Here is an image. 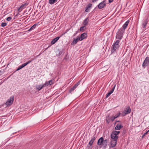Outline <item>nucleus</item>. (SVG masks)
I'll use <instances>...</instances> for the list:
<instances>
[{
    "label": "nucleus",
    "instance_id": "obj_1",
    "mask_svg": "<svg viewBox=\"0 0 149 149\" xmlns=\"http://www.w3.org/2000/svg\"><path fill=\"white\" fill-rule=\"evenodd\" d=\"M124 32V30H122L121 29H119L116 33V38L119 40H121L123 37V35Z\"/></svg>",
    "mask_w": 149,
    "mask_h": 149
},
{
    "label": "nucleus",
    "instance_id": "obj_2",
    "mask_svg": "<svg viewBox=\"0 0 149 149\" xmlns=\"http://www.w3.org/2000/svg\"><path fill=\"white\" fill-rule=\"evenodd\" d=\"M120 133L119 131H113L111 134V140H117L118 138L117 135Z\"/></svg>",
    "mask_w": 149,
    "mask_h": 149
},
{
    "label": "nucleus",
    "instance_id": "obj_3",
    "mask_svg": "<svg viewBox=\"0 0 149 149\" xmlns=\"http://www.w3.org/2000/svg\"><path fill=\"white\" fill-rule=\"evenodd\" d=\"M29 3L28 2L23 3L22 5L18 8V11L19 12L21 11L23 9L28 6Z\"/></svg>",
    "mask_w": 149,
    "mask_h": 149
},
{
    "label": "nucleus",
    "instance_id": "obj_4",
    "mask_svg": "<svg viewBox=\"0 0 149 149\" xmlns=\"http://www.w3.org/2000/svg\"><path fill=\"white\" fill-rule=\"evenodd\" d=\"M13 100L14 97L13 96L10 97L9 99H8L5 104L7 106L13 104Z\"/></svg>",
    "mask_w": 149,
    "mask_h": 149
},
{
    "label": "nucleus",
    "instance_id": "obj_5",
    "mask_svg": "<svg viewBox=\"0 0 149 149\" xmlns=\"http://www.w3.org/2000/svg\"><path fill=\"white\" fill-rule=\"evenodd\" d=\"M31 61H32L31 60H29V61H28V62H26L25 63H24L23 64H22V65L19 66L18 67V68L17 70H16V71H18L19 70H20V69H21L23 68L24 67H25L26 65H27V64H29V63H30L31 62Z\"/></svg>",
    "mask_w": 149,
    "mask_h": 149
},
{
    "label": "nucleus",
    "instance_id": "obj_6",
    "mask_svg": "<svg viewBox=\"0 0 149 149\" xmlns=\"http://www.w3.org/2000/svg\"><path fill=\"white\" fill-rule=\"evenodd\" d=\"M149 63V57H147L144 60L142 64L143 67H145L148 65Z\"/></svg>",
    "mask_w": 149,
    "mask_h": 149
},
{
    "label": "nucleus",
    "instance_id": "obj_7",
    "mask_svg": "<svg viewBox=\"0 0 149 149\" xmlns=\"http://www.w3.org/2000/svg\"><path fill=\"white\" fill-rule=\"evenodd\" d=\"M106 5L105 1H103L100 3L98 5V7L99 9H101L103 8Z\"/></svg>",
    "mask_w": 149,
    "mask_h": 149
},
{
    "label": "nucleus",
    "instance_id": "obj_8",
    "mask_svg": "<svg viewBox=\"0 0 149 149\" xmlns=\"http://www.w3.org/2000/svg\"><path fill=\"white\" fill-rule=\"evenodd\" d=\"M80 81H79L76 84H75L73 87L70 88V89L69 92L70 93L74 90L80 84Z\"/></svg>",
    "mask_w": 149,
    "mask_h": 149
},
{
    "label": "nucleus",
    "instance_id": "obj_9",
    "mask_svg": "<svg viewBox=\"0 0 149 149\" xmlns=\"http://www.w3.org/2000/svg\"><path fill=\"white\" fill-rule=\"evenodd\" d=\"M129 22L130 21L129 20H128L127 21L125 22V23L122 26L123 28H121L120 29H121L122 30H124L125 31V29L127 27Z\"/></svg>",
    "mask_w": 149,
    "mask_h": 149
},
{
    "label": "nucleus",
    "instance_id": "obj_10",
    "mask_svg": "<svg viewBox=\"0 0 149 149\" xmlns=\"http://www.w3.org/2000/svg\"><path fill=\"white\" fill-rule=\"evenodd\" d=\"M117 143V140H111V145L112 148L114 147Z\"/></svg>",
    "mask_w": 149,
    "mask_h": 149
},
{
    "label": "nucleus",
    "instance_id": "obj_11",
    "mask_svg": "<svg viewBox=\"0 0 149 149\" xmlns=\"http://www.w3.org/2000/svg\"><path fill=\"white\" fill-rule=\"evenodd\" d=\"M103 141H104V139L102 137L98 140L97 144L99 146L103 145Z\"/></svg>",
    "mask_w": 149,
    "mask_h": 149
},
{
    "label": "nucleus",
    "instance_id": "obj_12",
    "mask_svg": "<svg viewBox=\"0 0 149 149\" xmlns=\"http://www.w3.org/2000/svg\"><path fill=\"white\" fill-rule=\"evenodd\" d=\"M131 110V109L130 108V107H128L124 110V111L125 113V114H127L130 113Z\"/></svg>",
    "mask_w": 149,
    "mask_h": 149
},
{
    "label": "nucleus",
    "instance_id": "obj_13",
    "mask_svg": "<svg viewBox=\"0 0 149 149\" xmlns=\"http://www.w3.org/2000/svg\"><path fill=\"white\" fill-rule=\"evenodd\" d=\"M60 37H57L56 38H54L51 42V43L52 44H54L59 39Z\"/></svg>",
    "mask_w": 149,
    "mask_h": 149
},
{
    "label": "nucleus",
    "instance_id": "obj_14",
    "mask_svg": "<svg viewBox=\"0 0 149 149\" xmlns=\"http://www.w3.org/2000/svg\"><path fill=\"white\" fill-rule=\"evenodd\" d=\"M148 19L147 18L146 19H145L143 22L142 24V26L143 28H146V25L148 23Z\"/></svg>",
    "mask_w": 149,
    "mask_h": 149
},
{
    "label": "nucleus",
    "instance_id": "obj_15",
    "mask_svg": "<svg viewBox=\"0 0 149 149\" xmlns=\"http://www.w3.org/2000/svg\"><path fill=\"white\" fill-rule=\"evenodd\" d=\"M112 49L111 51V52H114L117 48L119 47V45H116L114 44H113V45Z\"/></svg>",
    "mask_w": 149,
    "mask_h": 149
},
{
    "label": "nucleus",
    "instance_id": "obj_16",
    "mask_svg": "<svg viewBox=\"0 0 149 149\" xmlns=\"http://www.w3.org/2000/svg\"><path fill=\"white\" fill-rule=\"evenodd\" d=\"M87 37V34L86 33L84 32L81 35V38L82 39V40L83 39L86 38Z\"/></svg>",
    "mask_w": 149,
    "mask_h": 149
},
{
    "label": "nucleus",
    "instance_id": "obj_17",
    "mask_svg": "<svg viewBox=\"0 0 149 149\" xmlns=\"http://www.w3.org/2000/svg\"><path fill=\"white\" fill-rule=\"evenodd\" d=\"M89 21V19L88 17L86 18L83 22V24L84 25H86L88 24Z\"/></svg>",
    "mask_w": 149,
    "mask_h": 149
},
{
    "label": "nucleus",
    "instance_id": "obj_18",
    "mask_svg": "<svg viewBox=\"0 0 149 149\" xmlns=\"http://www.w3.org/2000/svg\"><path fill=\"white\" fill-rule=\"evenodd\" d=\"M123 126L121 125H118V124H117L115 127V130H119L121 128H123Z\"/></svg>",
    "mask_w": 149,
    "mask_h": 149
},
{
    "label": "nucleus",
    "instance_id": "obj_19",
    "mask_svg": "<svg viewBox=\"0 0 149 149\" xmlns=\"http://www.w3.org/2000/svg\"><path fill=\"white\" fill-rule=\"evenodd\" d=\"M37 25V24H35L33 25L29 30H28V31H30L33 29H34L35 28L36 26Z\"/></svg>",
    "mask_w": 149,
    "mask_h": 149
},
{
    "label": "nucleus",
    "instance_id": "obj_20",
    "mask_svg": "<svg viewBox=\"0 0 149 149\" xmlns=\"http://www.w3.org/2000/svg\"><path fill=\"white\" fill-rule=\"evenodd\" d=\"M44 87L42 86V85H39L38 86H37L36 88L37 89H38V91L40 90Z\"/></svg>",
    "mask_w": 149,
    "mask_h": 149
},
{
    "label": "nucleus",
    "instance_id": "obj_21",
    "mask_svg": "<svg viewBox=\"0 0 149 149\" xmlns=\"http://www.w3.org/2000/svg\"><path fill=\"white\" fill-rule=\"evenodd\" d=\"M108 141V140L107 139L104 140L103 145H104V146H107Z\"/></svg>",
    "mask_w": 149,
    "mask_h": 149
},
{
    "label": "nucleus",
    "instance_id": "obj_22",
    "mask_svg": "<svg viewBox=\"0 0 149 149\" xmlns=\"http://www.w3.org/2000/svg\"><path fill=\"white\" fill-rule=\"evenodd\" d=\"M86 28L85 26H84L81 27L80 28L79 30L80 31H84L86 29Z\"/></svg>",
    "mask_w": 149,
    "mask_h": 149
},
{
    "label": "nucleus",
    "instance_id": "obj_23",
    "mask_svg": "<svg viewBox=\"0 0 149 149\" xmlns=\"http://www.w3.org/2000/svg\"><path fill=\"white\" fill-rule=\"evenodd\" d=\"M110 118L109 116H107L106 118V120L107 123H109L110 121Z\"/></svg>",
    "mask_w": 149,
    "mask_h": 149
},
{
    "label": "nucleus",
    "instance_id": "obj_24",
    "mask_svg": "<svg viewBox=\"0 0 149 149\" xmlns=\"http://www.w3.org/2000/svg\"><path fill=\"white\" fill-rule=\"evenodd\" d=\"M78 41L76 39H74L71 43V45H74L77 44Z\"/></svg>",
    "mask_w": 149,
    "mask_h": 149
},
{
    "label": "nucleus",
    "instance_id": "obj_25",
    "mask_svg": "<svg viewBox=\"0 0 149 149\" xmlns=\"http://www.w3.org/2000/svg\"><path fill=\"white\" fill-rule=\"evenodd\" d=\"M120 40L119 39L116 40L113 44L116 45H119L120 42Z\"/></svg>",
    "mask_w": 149,
    "mask_h": 149
},
{
    "label": "nucleus",
    "instance_id": "obj_26",
    "mask_svg": "<svg viewBox=\"0 0 149 149\" xmlns=\"http://www.w3.org/2000/svg\"><path fill=\"white\" fill-rule=\"evenodd\" d=\"M57 1H49V3L52 4L55 3Z\"/></svg>",
    "mask_w": 149,
    "mask_h": 149
},
{
    "label": "nucleus",
    "instance_id": "obj_27",
    "mask_svg": "<svg viewBox=\"0 0 149 149\" xmlns=\"http://www.w3.org/2000/svg\"><path fill=\"white\" fill-rule=\"evenodd\" d=\"M76 39L77 40V41H82L83 40L80 37H79V36H78L77 37V38H76Z\"/></svg>",
    "mask_w": 149,
    "mask_h": 149
},
{
    "label": "nucleus",
    "instance_id": "obj_28",
    "mask_svg": "<svg viewBox=\"0 0 149 149\" xmlns=\"http://www.w3.org/2000/svg\"><path fill=\"white\" fill-rule=\"evenodd\" d=\"M49 85V83H48V81H46L45 84H44L42 85V86H43L44 87H46V86H48Z\"/></svg>",
    "mask_w": 149,
    "mask_h": 149
},
{
    "label": "nucleus",
    "instance_id": "obj_29",
    "mask_svg": "<svg viewBox=\"0 0 149 149\" xmlns=\"http://www.w3.org/2000/svg\"><path fill=\"white\" fill-rule=\"evenodd\" d=\"M116 85H115L111 89V91H110V93H113L115 87Z\"/></svg>",
    "mask_w": 149,
    "mask_h": 149
},
{
    "label": "nucleus",
    "instance_id": "obj_30",
    "mask_svg": "<svg viewBox=\"0 0 149 149\" xmlns=\"http://www.w3.org/2000/svg\"><path fill=\"white\" fill-rule=\"evenodd\" d=\"M95 139H96L95 137L94 136H93V138L92 139H91V142H92L93 143L94 141L95 140Z\"/></svg>",
    "mask_w": 149,
    "mask_h": 149
},
{
    "label": "nucleus",
    "instance_id": "obj_31",
    "mask_svg": "<svg viewBox=\"0 0 149 149\" xmlns=\"http://www.w3.org/2000/svg\"><path fill=\"white\" fill-rule=\"evenodd\" d=\"M120 112H119V113H118L116 114L114 116H115L116 117V118L119 117V116H120Z\"/></svg>",
    "mask_w": 149,
    "mask_h": 149
},
{
    "label": "nucleus",
    "instance_id": "obj_32",
    "mask_svg": "<svg viewBox=\"0 0 149 149\" xmlns=\"http://www.w3.org/2000/svg\"><path fill=\"white\" fill-rule=\"evenodd\" d=\"M7 25V23H2L1 24V26L2 27H4Z\"/></svg>",
    "mask_w": 149,
    "mask_h": 149
},
{
    "label": "nucleus",
    "instance_id": "obj_33",
    "mask_svg": "<svg viewBox=\"0 0 149 149\" xmlns=\"http://www.w3.org/2000/svg\"><path fill=\"white\" fill-rule=\"evenodd\" d=\"M92 5L91 3H89L86 6L87 8H89L91 7Z\"/></svg>",
    "mask_w": 149,
    "mask_h": 149
},
{
    "label": "nucleus",
    "instance_id": "obj_34",
    "mask_svg": "<svg viewBox=\"0 0 149 149\" xmlns=\"http://www.w3.org/2000/svg\"><path fill=\"white\" fill-rule=\"evenodd\" d=\"M11 19H12V18L11 17H8L6 18V20L8 21H9L11 20Z\"/></svg>",
    "mask_w": 149,
    "mask_h": 149
},
{
    "label": "nucleus",
    "instance_id": "obj_35",
    "mask_svg": "<svg viewBox=\"0 0 149 149\" xmlns=\"http://www.w3.org/2000/svg\"><path fill=\"white\" fill-rule=\"evenodd\" d=\"M111 94V93H110V92H109L108 93H107L106 94V98H107Z\"/></svg>",
    "mask_w": 149,
    "mask_h": 149
},
{
    "label": "nucleus",
    "instance_id": "obj_36",
    "mask_svg": "<svg viewBox=\"0 0 149 149\" xmlns=\"http://www.w3.org/2000/svg\"><path fill=\"white\" fill-rule=\"evenodd\" d=\"M48 83H49V85H51L53 83L52 82V80L49 81H48Z\"/></svg>",
    "mask_w": 149,
    "mask_h": 149
},
{
    "label": "nucleus",
    "instance_id": "obj_37",
    "mask_svg": "<svg viewBox=\"0 0 149 149\" xmlns=\"http://www.w3.org/2000/svg\"><path fill=\"white\" fill-rule=\"evenodd\" d=\"M116 118L115 116L112 117L111 118V120L112 121H113Z\"/></svg>",
    "mask_w": 149,
    "mask_h": 149
},
{
    "label": "nucleus",
    "instance_id": "obj_38",
    "mask_svg": "<svg viewBox=\"0 0 149 149\" xmlns=\"http://www.w3.org/2000/svg\"><path fill=\"white\" fill-rule=\"evenodd\" d=\"M93 143L92 142H91V141H90L88 143V145H90V146H91L92 145Z\"/></svg>",
    "mask_w": 149,
    "mask_h": 149
},
{
    "label": "nucleus",
    "instance_id": "obj_39",
    "mask_svg": "<svg viewBox=\"0 0 149 149\" xmlns=\"http://www.w3.org/2000/svg\"><path fill=\"white\" fill-rule=\"evenodd\" d=\"M125 113L124 111L123 113H122V115L123 116H125L126 115H127V114H125Z\"/></svg>",
    "mask_w": 149,
    "mask_h": 149
},
{
    "label": "nucleus",
    "instance_id": "obj_40",
    "mask_svg": "<svg viewBox=\"0 0 149 149\" xmlns=\"http://www.w3.org/2000/svg\"><path fill=\"white\" fill-rule=\"evenodd\" d=\"M3 73V72L1 70H0V75H1Z\"/></svg>",
    "mask_w": 149,
    "mask_h": 149
},
{
    "label": "nucleus",
    "instance_id": "obj_41",
    "mask_svg": "<svg viewBox=\"0 0 149 149\" xmlns=\"http://www.w3.org/2000/svg\"><path fill=\"white\" fill-rule=\"evenodd\" d=\"M88 8H86V9L85 10V11L86 12H88Z\"/></svg>",
    "mask_w": 149,
    "mask_h": 149
},
{
    "label": "nucleus",
    "instance_id": "obj_42",
    "mask_svg": "<svg viewBox=\"0 0 149 149\" xmlns=\"http://www.w3.org/2000/svg\"><path fill=\"white\" fill-rule=\"evenodd\" d=\"M148 132H147V131L144 134V136L146 135Z\"/></svg>",
    "mask_w": 149,
    "mask_h": 149
},
{
    "label": "nucleus",
    "instance_id": "obj_43",
    "mask_svg": "<svg viewBox=\"0 0 149 149\" xmlns=\"http://www.w3.org/2000/svg\"><path fill=\"white\" fill-rule=\"evenodd\" d=\"M17 15H18V14H17V15H15V17H14V19H15V18H16L15 17H16L17 16Z\"/></svg>",
    "mask_w": 149,
    "mask_h": 149
},
{
    "label": "nucleus",
    "instance_id": "obj_44",
    "mask_svg": "<svg viewBox=\"0 0 149 149\" xmlns=\"http://www.w3.org/2000/svg\"><path fill=\"white\" fill-rule=\"evenodd\" d=\"M113 1H109V3H111Z\"/></svg>",
    "mask_w": 149,
    "mask_h": 149
},
{
    "label": "nucleus",
    "instance_id": "obj_45",
    "mask_svg": "<svg viewBox=\"0 0 149 149\" xmlns=\"http://www.w3.org/2000/svg\"><path fill=\"white\" fill-rule=\"evenodd\" d=\"M119 121H116V123H115V124H116V123L117 122H119Z\"/></svg>",
    "mask_w": 149,
    "mask_h": 149
},
{
    "label": "nucleus",
    "instance_id": "obj_46",
    "mask_svg": "<svg viewBox=\"0 0 149 149\" xmlns=\"http://www.w3.org/2000/svg\"><path fill=\"white\" fill-rule=\"evenodd\" d=\"M144 136V134L142 136V138H143L144 137V136Z\"/></svg>",
    "mask_w": 149,
    "mask_h": 149
},
{
    "label": "nucleus",
    "instance_id": "obj_47",
    "mask_svg": "<svg viewBox=\"0 0 149 149\" xmlns=\"http://www.w3.org/2000/svg\"><path fill=\"white\" fill-rule=\"evenodd\" d=\"M93 1V2H95V1H96V0H95V1Z\"/></svg>",
    "mask_w": 149,
    "mask_h": 149
},
{
    "label": "nucleus",
    "instance_id": "obj_48",
    "mask_svg": "<svg viewBox=\"0 0 149 149\" xmlns=\"http://www.w3.org/2000/svg\"><path fill=\"white\" fill-rule=\"evenodd\" d=\"M147 132H149V130L147 131Z\"/></svg>",
    "mask_w": 149,
    "mask_h": 149
}]
</instances>
